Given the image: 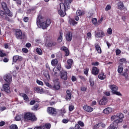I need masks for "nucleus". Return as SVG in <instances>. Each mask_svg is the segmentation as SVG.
<instances>
[{"label":"nucleus","mask_w":129,"mask_h":129,"mask_svg":"<svg viewBox=\"0 0 129 129\" xmlns=\"http://www.w3.org/2000/svg\"><path fill=\"white\" fill-rule=\"evenodd\" d=\"M52 23L51 19H45L41 14H39L36 19V24L37 26L42 28L43 30H47L48 27H50Z\"/></svg>","instance_id":"obj_1"},{"label":"nucleus","mask_w":129,"mask_h":129,"mask_svg":"<svg viewBox=\"0 0 129 129\" xmlns=\"http://www.w3.org/2000/svg\"><path fill=\"white\" fill-rule=\"evenodd\" d=\"M73 2V0H65L64 3H60V9L58 11V13L60 17H65L66 16V11H68L70 9V4Z\"/></svg>","instance_id":"obj_2"},{"label":"nucleus","mask_w":129,"mask_h":129,"mask_svg":"<svg viewBox=\"0 0 129 129\" xmlns=\"http://www.w3.org/2000/svg\"><path fill=\"white\" fill-rule=\"evenodd\" d=\"M24 121L25 122L28 121H37V117L33 112H27L24 113L23 116Z\"/></svg>","instance_id":"obj_3"},{"label":"nucleus","mask_w":129,"mask_h":129,"mask_svg":"<svg viewBox=\"0 0 129 129\" xmlns=\"http://www.w3.org/2000/svg\"><path fill=\"white\" fill-rule=\"evenodd\" d=\"M0 16L1 18L3 19V20H6L8 22H11V19H10V17H9L12 18L13 15V13L11 12V10H10V9H7V10H6V11L2 10L0 11Z\"/></svg>","instance_id":"obj_4"},{"label":"nucleus","mask_w":129,"mask_h":129,"mask_svg":"<svg viewBox=\"0 0 129 129\" xmlns=\"http://www.w3.org/2000/svg\"><path fill=\"white\" fill-rule=\"evenodd\" d=\"M109 88L111 90L112 94L117 95V96H122L121 93L117 91V90H118V87L116 85H109Z\"/></svg>","instance_id":"obj_5"},{"label":"nucleus","mask_w":129,"mask_h":129,"mask_svg":"<svg viewBox=\"0 0 129 129\" xmlns=\"http://www.w3.org/2000/svg\"><path fill=\"white\" fill-rule=\"evenodd\" d=\"M57 71L60 72V78L61 80H63V81H66V80L68 79V73L64 71H60V70H61V67H57Z\"/></svg>","instance_id":"obj_6"},{"label":"nucleus","mask_w":129,"mask_h":129,"mask_svg":"<svg viewBox=\"0 0 129 129\" xmlns=\"http://www.w3.org/2000/svg\"><path fill=\"white\" fill-rule=\"evenodd\" d=\"M15 36L18 40H24L26 38V34H23V32L20 29H17L15 31Z\"/></svg>","instance_id":"obj_7"},{"label":"nucleus","mask_w":129,"mask_h":129,"mask_svg":"<svg viewBox=\"0 0 129 129\" xmlns=\"http://www.w3.org/2000/svg\"><path fill=\"white\" fill-rule=\"evenodd\" d=\"M47 111L51 115H56L57 114V109L54 107H49L47 108Z\"/></svg>","instance_id":"obj_8"},{"label":"nucleus","mask_w":129,"mask_h":129,"mask_svg":"<svg viewBox=\"0 0 129 129\" xmlns=\"http://www.w3.org/2000/svg\"><path fill=\"white\" fill-rule=\"evenodd\" d=\"M61 88V86H60V82L58 80H55L54 81V85L52 86V89L53 90H59Z\"/></svg>","instance_id":"obj_9"},{"label":"nucleus","mask_w":129,"mask_h":129,"mask_svg":"<svg viewBox=\"0 0 129 129\" xmlns=\"http://www.w3.org/2000/svg\"><path fill=\"white\" fill-rule=\"evenodd\" d=\"M4 79L5 81L7 82V83H10L13 80L12 75H11L10 74L5 75L4 76Z\"/></svg>","instance_id":"obj_10"},{"label":"nucleus","mask_w":129,"mask_h":129,"mask_svg":"<svg viewBox=\"0 0 129 129\" xmlns=\"http://www.w3.org/2000/svg\"><path fill=\"white\" fill-rule=\"evenodd\" d=\"M67 63L68 65L66 66V68L67 69H71L72 68V65L74 64V61L72 59V58H69L67 60Z\"/></svg>","instance_id":"obj_11"},{"label":"nucleus","mask_w":129,"mask_h":129,"mask_svg":"<svg viewBox=\"0 0 129 129\" xmlns=\"http://www.w3.org/2000/svg\"><path fill=\"white\" fill-rule=\"evenodd\" d=\"M3 89L6 93H11V87H10V85L9 84H5L3 85Z\"/></svg>","instance_id":"obj_12"},{"label":"nucleus","mask_w":129,"mask_h":129,"mask_svg":"<svg viewBox=\"0 0 129 129\" xmlns=\"http://www.w3.org/2000/svg\"><path fill=\"white\" fill-rule=\"evenodd\" d=\"M118 117H119V119L115 120L114 123H119L122 122V118L124 117V115L122 113H119V115H118Z\"/></svg>","instance_id":"obj_13"},{"label":"nucleus","mask_w":129,"mask_h":129,"mask_svg":"<svg viewBox=\"0 0 129 129\" xmlns=\"http://www.w3.org/2000/svg\"><path fill=\"white\" fill-rule=\"evenodd\" d=\"M91 73L93 75H95V76L98 75L99 74V69L96 67H93L92 69Z\"/></svg>","instance_id":"obj_14"},{"label":"nucleus","mask_w":129,"mask_h":129,"mask_svg":"<svg viewBox=\"0 0 129 129\" xmlns=\"http://www.w3.org/2000/svg\"><path fill=\"white\" fill-rule=\"evenodd\" d=\"M23 60V57L19 56V55H14L13 57V62L16 63L18 62V61H22Z\"/></svg>","instance_id":"obj_15"},{"label":"nucleus","mask_w":129,"mask_h":129,"mask_svg":"<svg viewBox=\"0 0 129 129\" xmlns=\"http://www.w3.org/2000/svg\"><path fill=\"white\" fill-rule=\"evenodd\" d=\"M67 95L66 96V100H71V98H72V93L71 91L70 90H67L66 91Z\"/></svg>","instance_id":"obj_16"},{"label":"nucleus","mask_w":129,"mask_h":129,"mask_svg":"<svg viewBox=\"0 0 129 129\" xmlns=\"http://www.w3.org/2000/svg\"><path fill=\"white\" fill-rule=\"evenodd\" d=\"M83 109L86 112H92L93 111V108L88 106V105H84L83 106Z\"/></svg>","instance_id":"obj_17"},{"label":"nucleus","mask_w":129,"mask_h":129,"mask_svg":"<svg viewBox=\"0 0 129 129\" xmlns=\"http://www.w3.org/2000/svg\"><path fill=\"white\" fill-rule=\"evenodd\" d=\"M61 51H63L65 54L66 57H67V56H69V54L70 53L69 52V49H68V48H67L66 46H62L60 48Z\"/></svg>","instance_id":"obj_18"},{"label":"nucleus","mask_w":129,"mask_h":129,"mask_svg":"<svg viewBox=\"0 0 129 129\" xmlns=\"http://www.w3.org/2000/svg\"><path fill=\"white\" fill-rule=\"evenodd\" d=\"M118 127V123L115 122L114 121L108 127V129H117Z\"/></svg>","instance_id":"obj_19"},{"label":"nucleus","mask_w":129,"mask_h":129,"mask_svg":"<svg viewBox=\"0 0 129 129\" xmlns=\"http://www.w3.org/2000/svg\"><path fill=\"white\" fill-rule=\"evenodd\" d=\"M105 36V34L103 31L100 30L99 32H96L95 37H97L98 38H102V37H104Z\"/></svg>","instance_id":"obj_20"},{"label":"nucleus","mask_w":129,"mask_h":129,"mask_svg":"<svg viewBox=\"0 0 129 129\" xmlns=\"http://www.w3.org/2000/svg\"><path fill=\"white\" fill-rule=\"evenodd\" d=\"M107 98L105 96H103L102 99L100 100L99 103L102 105H105L106 103H107Z\"/></svg>","instance_id":"obj_21"},{"label":"nucleus","mask_w":129,"mask_h":129,"mask_svg":"<svg viewBox=\"0 0 129 129\" xmlns=\"http://www.w3.org/2000/svg\"><path fill=\"white\" fill-rule=\"evenodd\" d=\"M72 33L71 32H68L66 36V39L68 42H71L72 41Z\"/></svg>","instance_id":"obj_22"},{"label":"nucleus","mask_w":129,"mask_h":129,"mask_svg":"<svg viewBox=\"0 0 129 129\" xmlns=\"http://www.w3.org/2000/svg\"><path fill=\"white\" fill-rule=\"evenodd\" d=\"M95 48L98 54H101V53H102V50H101V47H100V45L98 44V43H96L95 44Z\"/></svg>","instance_id":"obj_23"},{"label":"nucleus","mask_w":129,"mask_h":129,"mask_svg":"<svg viewBox=\"0 0 129 129\" xmlns=\"http://www.w3.org/2000/svg\"><path fill=\"white\" fill-rule=\"evenodd\" d=\"M57 45V42L56 41H52L49 42H48L46 44V47H48V48H51L52 47H54Z\"/></svg>","instance_id":"obj_24"},{"label":"nucleus","mask_w":129,"mask_h":129,"mask_svg":"<svg viewBox=\"0 0 129 129\" xmlns=\"http://www.w3.org/2000/svg\"><path fill=\"white\" fill-rule=\"evenodd\" d=\"M112 110H113L112 108L107 107L103 110V113H105V114H109V113H111Z\"/></svg>","instance_id":"obj_25"},{"label":"nucleus","mask_w":129,"mask_h":129,"mask_svg":"<svg viewBox=\"0 0 129 129\" xmlns=\"http://www.w3.org/2000/svg\"><path fill=\"white\" fill-rule=\"evenodd\" d=\"M20 96H21V97L23 98L24 100L25 101H29V97L27 94L25 93H20L19 94Z\"/></svg>","instance_id":"obj_26"},{"label":"nucleus","mask_w":129,"mask_h":129,"mask_svg":"<svg viewBox=\"0 0 129 129\" xmlns=\"http://www.w3.org/2000/svg\"><path fill=\"white\" fill-rule=\"evenodd\" d=\"M98 78L100 79V80H104V79L106 78V76L104 75L103 72H102L99 74Z\"/></svg>","instance_id":"obj_27"},{"label":"nucleus","mask_w":129,"mask_h":129,"mask_svg":"<svg viewBox=\"0 0 129 129\" xmlns=\"http://www.w3.org/2000/svg\"><path fill=\"white\" fill-rule=\"evenodd\" d=\"M118 9L120 11H122L124 8V5H123V3L120 2L117 3Z\"/></svg>","instance_id":"obj_28"},{"label":"nucleus","mask_w":129,"mask_h":129,"mask_svg":"<svg viewBox=\"0 0 129 129\" xmlns=\"http://www.w3.org/2000/svg\"><path fill=\"white\" fill-rule=\"evenodd\" d=\"M84 14H85V12L84 11H82L80 10H78L76 12V15L79 17H81V16H83Z\"/></svg>","instance_id":"obj_29"},{"label":"nucleus","mask_w":129,"mask_h":129,"mask_svg":"<svg viewBox=\"0 0 129 129\" xmlns=\"http://www.w3.org/2000/svg\"><path fill=\"white\" fill-rule=\"evenodd\" d=\"M1 5H2V7L4 11H5V12L9 10V9L8 8V5H7V3L5 2H2Z\"/></svg>","instance_id":"obj_30"},{"label":"nucleus","mask_w":129,"mask_h":129,"mask_svg":"<svg viewBox=\"0 0 129 129\" xmlns=\"http://www.w3.org/2000/svg\"><path fill=\"white\" fill-rule=\"evenodd\" d=\"M42 129H50L51 128V124L46 123L45 124L41 126Z\"/></svg>","instance_id":"obj_31"},{"label":"nucleus","mask_w":129,"mask_h":129,"mask_svg":"<svg viewBox=\"0 0 129 129\" xmlns=\"http://www.w3.org/2000/svg\"><path fill=\"white\" fill-rule=\"evenodd\" d=\"M59 34H60V36L57 38V41L58 42V43H61V42H62L63 40V37H62L63 33L60 32Z\"/></svg>","instance_id":"obj_32"},{"label":"nucleus","mask_w":129,"mask_h":129,"mask_svg":"<svg viewBox=\"0 0 129 129\" xmlns=\"http://www.w3.org/2000/svg\"><path fill=\"white\" fill-rule=\"evenodd\" d=\"M70 25H73V26H75V25H77L78 22L75 21V20L73 19H70Z\"/></svg>","instance_id":"obj_33"},{"label":"nucleus","mask_w":129,"mask_h":129,"mask_svg":"<svg viewBox=\"0 0 129 129\" xmlns=\"http://www.w3.org/2000/svg\"><path fill=\"white\" fill-rule=\"evenodd\" d=\"M122 75V76H124L125 78H127L128 77V70L126 69Z\"/></svg>","instance_id":"obj_34"},{"label":"nucleus","mask_w":129,"mask_h":129,"mask_svg":"<svg viewBox=\"0 0 129 129\" xmlns=\"http://www.w3.org/2000/svg\"><path fill=\"white\" fill-rule=\"evenodd\" d=\"M117 71L118 73H119L120 74L122 73V71H123V67H122V66H118Z\"/></svg>","instance_id":"obj_35"},{"label":"nucleus","mask_w":129,"mask_h":129,"mask_svg":"<svg viewBox=\"0 0 129 129\" xmlns=\"http://www.w3.org/2000/svg\"><path fill=\"white\" fill-rule=\"evenodd\" d=\"M51 65H52L53 66H56V65L58 64V60H57L56 59H52L51 61Z\"/></svg>","instance_id":"obj_36"},{"label":"nucleus","mask_w":129,"mask_h":129,"mask_svg":"<svg viewBox=\"0 0 129 129\" xmlns=\"http://www.w3.org/2000/svg\"><path fill=\"white\" fill-rule=\"evenodd\" d=\"M36 52L37 53L38 55H42L43 54V51H42V49L40 48H37L36 49Z\"/></svg>","instance_id":"obj_37"},{"label":"nucleus","mask_w":129,"mask_h":129,"mask_svg":"<svg viewBox=\"0 0 129 129\" xmlns=\"http://www.w3.org/2000/svg\"><path fill=\"white\" fill-rule=\"evenodd\" d=\"M21 117L22 115H16L15 117V120H16V121H20V120L22 119Z\"/></svg>","instance_id":"obj_38"},{"label":"nucleus","mask_w":129,"mask_h":129,"mask_svg":"<svg viewBox=\"0 0 129 129\" xmlns=\"http://www.w3.org/2000/svg\"><path fill=\"white\" fill-rule=\"evenodd\" d=\"M44 83H45L46 86L48 87V88H50V89H52L53 86L51 85L50 84V83H49V82H44Z\"/></svg>","instance_id":"obj_39"},{"label":"nucleus","mask_w":129,"mask_h":129,"mask_svg":"<svg viewBox=\"0 0 129 129\" xmlns=\"http://www.w3.org/2000/svg\"><path fill=\"white\" fill-rule=\"evenodd\" d=\"M17 6H22V0H13Z\"/></svg>","instance_id":"obj_40"},{"label":"nucleus","mask_w":129,"mask_h":129,"mask_svg":"<svg viewBox=\"0 0 129 129\" xmlns=\"http://www.w3.org/2000/svg\"><path fill=\"white\" fill-rule=\"evenodd\" d=\"M89 82L90 84V85L92 87H93L94 86V81L91 78L89 79Z\"/></svg>","instance_id":"obj_41"},{"label":"nucleus","mask_w":129,"mask_h":129,"mask_svg":"<svg viewBox=\"0 0 129 129\" xmlns=\"http://www.w3.org/2000/svg\"><path fill=\"white\" fill-rule=\"evenodd\" d=\"M10 129H18V126L16 124H11L10 126Z\"/></svg>","instance_id":"obj_42"},{"label":"nucleus","mask_w":129,"mask_h":129,"mask_svg":"<svg viewBox=\"0 0 129 129\" xmlns=\"http://www.w3.org/2000/svg\"><path fill=\"white\" fill-rule=\"evenodd\" d=\"M39 108V104H36L33 107L32 110H37Z\"/></svg>","instance_id":"obj_43"},{"label":"nucleus","mask_w":129,"mask_h":129,"mask_svg":"<svg viewBox=\"0 0 129 129\" xmlns=\"http://www.w3.org/2000/svg\"><path fill=\"white\" fill-rule=\"evenodd\" d=\"M92 22L93 24V25H97V19L95 18H93L92 19Z\"/></svg>","instance_id":"obj_44"},{"label":"nucleus","mask_w":129,"mask_h":129,"mask_svg":"<svg viewBox=\"0 0 129 129\" xmlns=\"http://www.w3.org/2000/svg\"><path fill=\"white\" fill-rule=\"evenodd\" d=\"M91 65L92 66H98V65H99V62L98 61L92 62Z\"/></svg>","instance_id":"obj_45"},{"label":"nucleus","mask_w":129,"mask_h":129,"mask_svg":"<svg viewBox=\"0 0 129 129\" xmlns=\"http://www.w3.org/2000/svg\"><path fill=\"white\" fill-rule=\"evenodd\" d=\"M117 117H118V114L114 115L111 117V120H114Z\"/></svg>","instance_id":"obj_46"},{"label":"nucleus","mask_w":129,"mask_h":129,"mask_svg":"<svg viewBox=\"0 0 129 129\" xmlns=\"http://www.w3.org/2000/svg\"><path fill=\"white\" fill-rule=\"evenodd\" d=\"M36 83H37L38 85H41V86H43V85H44V83H43V82L39 80H37Z\"/></svg>","instance_id":"obj_47"},{"label":"nucleus","mask_w":129,"mask_h":129,"mask_svg":"<svg viewBox=\"0 0 129 129\" xmlns=\"http://www.w3.org/2000/svg\"><path fill=\"white\" fill-rule=\"evenodd\" d=\"M107 33L108 35H111L112 34V29L111 28H109L107 29Z\"/></svg>","instance_id":"obj_48"},{"label":"nucleus","mask_w":129,"mask_h":129,"mask_svg":"<svg viewBox=\"0 0 129 129\" xmlns=\"http://www.w3.org/2000/svg\"><path fill=\"white\" fill-rule=\"evenodd\" d=\"M119 61L121 63H125V64H126L127 63L126 59L123 58L120 59Z\"/></svg>","instance_id":"obj_49"},{"label":"nucleus","mask_w":129,"mask_h":129,"mask_svg":"<svg viewBox=\"0 0 129 129\" xmlns=\"http://www.w3.org/2000/svg\"><path fill=\"white\" fill-rule=\"evenodd\" d=\"M7 54L3 52V51L0 50V57H6Z\"/></svg>","instance_id":"obj_50"},{"label":"nucleus","mask_w":129,"mask_h":129,"mask_svg":"<svg viewBox=\"0 0 129 129\" xmlns=\"http://www.w3.org/2000/svg\"><path fill=\"white\" fill-rule=\"evenodd\" d=\"M74 106L71 105L69 107V111H72L73 110H74Z\"/></svg>","instance_id":"obj_51"},{"label":"nucleus","mask_w":129,"mask_h":129,"mask_svg":"<svg viewBox=\"0 0 129 129\" xmlns=\"http://www.w3.org/2000/svg\"><path fill=\"white\" fill-rule=\"evenodd\" d=\"M111 6H110V5H107V6L105 8V11L106 12L109 11V10H111Z\"/></svg>","instance_id":"obj_52"},{"label":"nucleus","mask_w":129,"mask_h":129,"mask_svg":"<svg viewBox=\"0 0 129 129\" xmlns=\"http://www.w3.org/2000/svg\"><path fill=\"white\" fill-rule=\"evenodd\" d=\"M34 90L37 92V93H40L41 92V89L39 87L34 88Z\"/></svg>","instance_id":"obj_53"},{"label":"nucleus","mask_w":129,"mask_h":129,"mask_svg":"<svg viewBox=\"0 0 129 129\" xmlns=\"http://www.w3.org/2000/svg\"><path fill=\"white\" fill-rule=\"evenodd\" d=\"M87 90V87H84V86H82L81 87V91L84 92V91H86Z\"/></svg>","instance_id":"obj_54"},{"label":"nucleus","mask_w":129,"mask_h":129,"mask_svg":"<svg viewBox=\"0 0 129 129\" xmlns=\"http://www.w3.org/2000/svg\"><path fill=\"white\" fill-rule=\"evenodd\" d=\"M99 123H98V124H95L94 127L93 128L94 129H98L100 127V125H99Z\"/></svg>","instance_id":"obj_55"},{"label":"nucleus","mask_w":129,"mask_h":129,"mask_svg":"<svg viewBox=\"0 0 129 129\" xmlns=\"http://www.w3.org/2000/svg\"><path fill=\"white\" fill-rule=\"evenodd\" d=\"M89 71V68H86V69H85V71H84V74H85V75H88V72Z\"/></svg>","instance_id":"obj_56"},{"label":"nucleus","mask_w":129,"mask_h":129,"mask_svg":"<svg viewBox=\"0 0 129 129\" xmlns=\"http://www.w3.org/2000/svg\"><path fill=\"white\" fill-rule=\"evenodd\" d=\"M23 21H24V22H25V23H28L29 22V17H25L23 18Z\"/></svg>","instance_id":"obj_57"},{"label":"nucleus","mask_w":129,"mask_h":129,"mask_svg":"<svg viewBox=\"0 0 129 129\" xmlns=\"http://www.w3.org/2000/svg\"><path fill=\"white\" fill-rule=\"evenodd\" d=\"M120 53H121V51L120 50V49H116V56H118V55H119V54H120Z\"/></svg>","instance_id":"obj_58"},{"label":"nucleus","mask_w":129,"mask_h":129,"mask_svg":"<svg viewBox=\"0 0 129 129\" xmlns=\"http://www.w3.org/2000/svg\"><path fill=\"white\" fill-rule=\"evenodd\" d=\"M22 51L24 53H28L29 52V50L26 48H22Z\"/></svg>","instance_id":"obj_59"},{"label":"nucleus","mask_w":129,"mask_h":129,"mask_svg":"<svg viewBox=\"0 0 129 129\" xmlns=\"http://www.w3.org/2000/svg\"><path fill=\"white\" fill-rule=\"evenodd\" d=\"M78 124L80 125V126H84V123L81 121H79Z\"/></svg>","instance_id":"obj_60"},{"label":"nucleus","mask_w":129,"mask_h":129,"mask_svg":"<svg viewBox=\"0 0 129 129\" xmlns=\"http://www.w3.org/2000/svg\"><path fill=\"white\" fill-rule=\"evenodd\" d=\"M76 80H77V79L76 78V77L74 76H73L72 77V81H73V82H75Z\"/></svg>","instance_id":"obj_61"},{"label":"nucleus","mask_w":129,"mask_h":129,"mask_svg":"<svg viewBox=\"0 0 129 129\" xmlns=\"http://www.w3.org/2000/svg\"><path fill=\"white\" fill-rule=\"evenodd\" d=\"M69 120L68 119H63L62 120L63 123H68Z\"/></svg>","instance_id":"obj_62"},{"label":"nucleus","mask_w":129,"mask_h":129,"mask_svg":"<svg viewBox=\"0 0 129 129\" xmlns=\"http://www.w3.org/2000/svg\"><path fill=\"white\" fill-rule=\"evenodd\" d=\"M6 124V122L4 121H1L0 122V126H4Z\"/></svg>","instance_id":"obj_63"},{"label":"nucleus","mask_w":129,"mask_h":129,"mask_svg":"<svg viewBox=\"0 0 129 129\" xmlns=\"http://www.w3.org/2000/svg\"><path fill=\"white\" fill-rule=\"evenodd\" d=\"M91 33L90 32H88L87 34V38H88V39H90V38H91Z\"/></svg>","instance_id":"obj_64"}]
</instances>
